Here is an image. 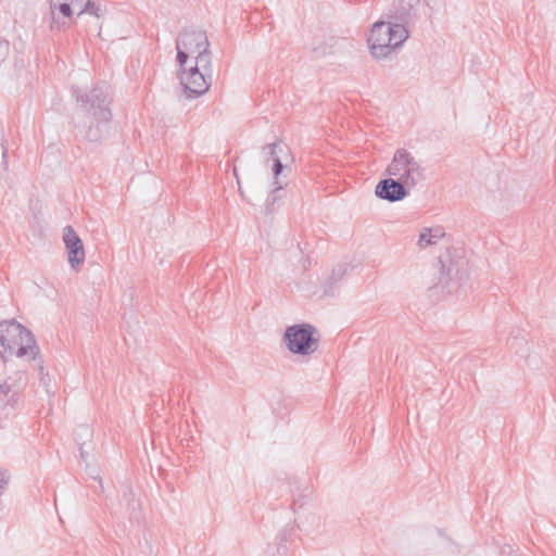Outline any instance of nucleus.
I'll list each match as a JSON object with an SVG mask.
<instances>
[{
  "mask_svg": "<svg viewBox=\"0 0 556 556\" xmlns=\"http://www.w3.org/2000/svg\"><path fill=\"white\" fill-rule=\"evenodd\" d=\"M72 93L78 103L83 116L75 124L78 132L89 142H99L104 137L108 124L112 119V97L105 86H94L86 92L73 87Z\"/></svg>",
  "mask_w": 556,
  "mask_h": 556,
  "instance_id": "1",
  "label": "nucleus"
},
{
  "mask_svg": "<svg viewBox=\"0 0 556 556\" xmlns=\"http://www.w3.org/2000/svg\"><path fill=\"white\" fill-rule=\"evenodd\" d=\"M408 30L402 24H396L389 18L376 22L367 39L370 53L375 59H384L396 48L401 47L408 38Z\"/></svg>",
  "mask_w": 556,
  "mask_h": 556,
  "instance_id": "2",
  "label": "nucleus"
},
{
  "mask_svg": "<svg viewBox=\"0 0 556 556\" xmlns=\"http://www.w3.org/2000/svg\"><path fill=\"white\" fill-rule=\"evenodd\" d=\"M0 343L3 354L23 357L30 353L35 359L39 353L33 333L14 319L0 323Z\"/></svg>",
  "mask_w": 556,
  "mask_h": 556,
  "instance_id": "3",
  "label": "nucleus"
},
{
  "mask_svg": "<svg viewBox=\"0 0 556 556\" xmlns=\"http://www.w3.org/2000/svg\"><path fill=\"white\" fill-rule=\"evenodd\" d=\"M282 341L292 354L306 356L317 351L319 334L311 324H296L287 327Z\"/></svg>",
  "mask_w": 556,
  "mask_h": 556,
  "instance_id": "4",
  "label": "nucleus"
},
{
  "mask_svg": "<svg viewBox=\"0 0 556 556\" xmlns=\"http://www.w3.org/2000/svg\"><path fill=\"white\" fill-rule=\"evenodd\" d=\"M387 173L396 177L400 181L413 188L424 178V168L416 159L405 149L395 151Z\"/></svg>",
  "mask_w": 556,
  "mask_h": 556,
  "instance_id": "5",
  "label": "nucleus"
},
{
  "mask_svg": "<svg viewBox=\"0 0 556 556\" xmlns=\"http://www.w3.org/2000/svg\"><path fill=\"white\" fill-rule=\"evenodd\" d=\"M206 48H210V41L204 30L195 28L181 30L176 38V61L179 67L184 68L190 54L198 53Z\"/></svg>",
  "mask_w": 556,
  "mask_h": 556,
  "instance_id": "6",
  "label": "nucleus"
},
{
  "mask_svg": "<svg viewBox=\"0 0 556 556\" xmlns=\"http://www.w3.org/2000/svg\"><path fill=\"white\" fill-rule=\"evenodd\" d=\"M179 79L180 84L184 87V92L188 99H195L203 93H205L211 86L212 76L199 71L197 67H191L189 70L179 67Z\"/></svg>",
  "mask_w": 556,
  "mask_h": 556,
  "instance_id": "7",
  "label": "nucleus"
},
{
  "mask_svg": "<svg viewBox=\"0 0 556 556\" xmlns=\"http://www.w3.org/2000/svg\"><path fill=\"white\" fill-rule=\"evenodd\" d=\"M63 242L67 252L68 263L72 269L78 271L86 258L83 240L72 226L63 229Z\"/></svg>",
  "mask_w": 556,
  "mask_h": 556,
  "instance_id": "8",
  "label": "nucleus"
},
{
  "mask_svg": "<svg viewBox=\"0 0 556 556\" xmlns=\"http://www.w3.org/2000/svg\"><path fill=\"white\" fill-rule=\"evenodd\" d=\"M408 186L392 177L380 180L375 189L376 195L388 202H397L408 195Z\"/></svg>",
  "mask_w": 556,
  "mask_h": 556,
  "instance_id": "9",
  "label": "nucleus"
},
{
  "mask_svg": "<svg viewBox=\"0 0 556 556\" xmlns=\"http://www.w3.org/2000/svg\"><path fill=\"white\" fill-rule=\"evenodd\" d=\"M50 9V29L52 31H62L66 28V18L73 15V9L70 2L55 3V7L49 5Z\"/></svg>",
  "mask_w": 556,
  "mask_h": 556,
  "instance_id": "10",
  "label": "nucleus"
},
{
  "mask_svg": "<svg viewBox=\"0 0 556 556\" xmlns=\"http://www.w3.org/2000/svg\"><path fill=\"white\" fill-rule=\"evenodd\" d=\"M413 2L417 3L418 0H395L393 3L394 10H391L390 13L387 14V17L406 27L412 17Z\"/></svg>",
  "mask_w": 556,
  "mask_h": 556,
  "instance_id": "11",
  "label": "nucleus"
},
{
  "mask_svg": "<svg viewBox=\"0 0 556 556\" xmlns=\"http://www.w3.org/2000/svg\"><path fill=\"white\" fill-rule=\"evenodd\" d=\"M18 402V391L8 381L0 382V415H8Z\"/></svg>",
  "mask_w": 556,
  "mask_h": 556,
  "instance_id": "12",
  "label": "nucleus"
},
{
  "mask_svg": "<svg viewBox=\"0 0 556 556\" xmlns=\"http://www.w3.org/2000/svg\"><path fill=\"white\" fill-rule=\"evenodd\" d=\"M349 270L348 264H339L331 270L330 275L323 282L324 295H334L339 283Z\"/></svg>",
  "mask_w": 556,
  "mask_h": 556,
  "instance_id": "13",
  "label": "nucleus"
},
{
  "mask_svg": "<svg viewBox=\"0 0 556 556\" xmlns=\"http://www.w3.org/2000/svg\"><path fill=\"white\" fill-rule=\"evenodd\" d=\"M444 231L442 228H424L419 235L418 244L420 248H427L429 245H433L438 243V241L444 237Z\"/></svg>",
  "mask_w": 556,
  "mask_h": 556,
  "instance_id": "14",
  "label": "nucleus"
},
{
  "mask_svg": "<svg viewBox=\"0 0 556 556\" xmlns=\"http://www.w3.org/2000/svg\"><path fill=\"white\" fill-rule=\"evenodd\" d=\"M192 67L199 68L212 76V52L210 48L202 49L197 53L195 64Z\"/></svg>",
  "mask_w": 556,
  "mask_h": 556,
  "instance_id": "15",
  "label": "nucleus"
},
{
  "mask_svg": "<svg viewBox=\"0 0 556 556\" xmlns=\"http://www.w3.org/2000/svg\"><path fill=\"white\" fill-rule=\"evenodd\" d=\"M71 7L78 9V15L85 12L99 16V8L91 0H70Z\"/></svg>",
  "mask_w": 556,
  "mask_h": 556,
  "instance_id": "16",
  "label": "nucleus"
},
{
  "mask_svg": "<svg viewBox=\"0 0 556 556\" xmlns=\"http://www.w3.org/2000/svg\"><path fill=\"white\" fill-rule=\"evenodd\" d=\"M283 170L282 162L279 157H274V164H273V173L275 176V188L273 190V193L275 194L277 191L281 190L283 188L282 184L279 181L278 176Z\"/></svg>",
  "mask_w": 556,
  "mask_h": 556,
  "instance_id": "17",
  "label": "nucleus"
},
{
  "mask_svg": "<svg viewBox=\"0 0 556 556\" xmlns=\"http://www.w3.org/2000/svg\"><path fill=\"white\" fill-rule=\"evenodd\" d=\"M10 481V473L7 469L0 468V496L4 493Z\"/></svg>",
  "mask_w": 556,
  "mask_h": 556,
  "instance_id": "18",
  "label": "nucleus"
},
{
  "mask_svg": "<svg viewBox=\"0 0 556 556\" xmlns=\"http://www.w3.org/2000/svg\"><path fill=\"white\" fill-rule=\"evenodd\" d=\"M10 43L8 40L0 41V62L4 61L9 54Z\"/></svg>",
  "mask_w": 556,
  "mask_h": 556,
  "instance_id": "19",
  "label": "nucleus"
},
{
  "mask_svg": "<svg viewBox=\"0 0 556 556\" xmlns=\"http://www.w3.org/2000/svg\"><path fill=\"white\" fill-rule=\"evenodd\" d=\"M279 146L277 143H268L264 147V150H268V155L274 160V157H279L277 155V148Z\"/></svg>",
  "mask_w": 556,
  "mask_h": 556,
  "instance_id": "20",
  "label": "nucleus"
},
{
  "mask_svg": "<svg viewBox=\"0 0 556 556\" xmlns=\"http://www.w3.org/2000/svg\"><path fill=\"white\" fill-rule=\"evenodd\" d=\"M522 342H525V343H526V341H525V339H523V338H521V340H520V341H519V340H518V338H516V337L507 340V344H508V346H509L510 349H514V350L516 351V353H518V352H519V350L517 349V345H518V344H520V343H522Z\"/></svg>",
  "mask_w": 556,
  "mask_h": 556,
  "instance_id": "21",
  "label": "nucleus"
},
{
  "mask_svg": "<svg viewBox=\"0 0 556 556\" xmlns=\"http://www.w3.org/2000/svg\"><path fill=\"white\" fill-rule=\"evenodd\" d=\"M438 266H439V269H440V271H441V274H442V276H441V277H440V279H439V282H440V283H444V285H445V283H447V281H448V279H447V278H445L444 273H443L445 265H444V263H443L441 260H439V261H438Z\"/></svg>",
  "mask_w": 556,
  "mask_h": 556,
  "instance_id": "22",
  "label": "nucleus"
},
{
  "mask_svg": "<svg viewBox=\"0 0 556 556\" xmlns=\"http://www.w3.org/2000/svg\"><path fill=\"white\" fill-rule=\"evenodd\" d=\"M70 2V0H49V5L55 7V3Z\"/></svg>",
  "mask_w": 556,
  "mask_h": 556,
  "instance_id": "23",
  "label": "nucleus"
},
{
  "mask_svg": "<svg viewBox=\"0 0 556 556\" xmlns=\"http://www.w3.org/2000/svg\"><path fill=\"white\" fill-rule=\"evenodd\" d=\"M302 503L299 502V500H293L292 507L295 509L296 506L302 507Z\"/></svg>",
  "mask_w": 556,
  "mask_h": 556,
  "instance_id": "24",
  "label": "nucleus"
},
{
  "mask_svg": "<svg viewBox=\"0 0 556 556\" xmlns=\"http://www.w3.org/2000/svg\"><path fill=\"white\" fill-rule=\"evenodd\" d=\"M80 457L85 460L86 459V452L84 451L83 446L79 447Z\"/></svg>",
  "mask_w": 556,
  "mask_h": 556,
  "instance_id": "25",
  "label": "nucleus"
}]
</instances>
